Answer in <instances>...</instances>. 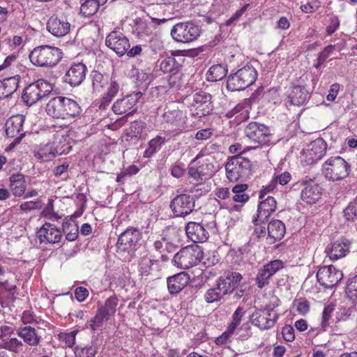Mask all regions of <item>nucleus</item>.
I'll return each mask as SVG.
<instances>
[{"label":"nucleus","mask_w":357,"mask_h":357,"mask_svg":"<svg viewBox=\"0 0 357 357\" xmlns=\"http://www.w3.org/2000/svg\"><path fill=\"white\" fill-rule=\"evenodd\" d=\"M298 185L303 186L301 193V198L306 204H315L321 198L322 188L314 181L312 179L301 180L300 182L294 183L292 188L297 189Z\"/></svg>","instance_id":"4468645a"},{"label":"nucleus","mask_w":357,"mask_h":357,"mask_svg":"<svg viewBox=\"0 0 357 357\" xmlns=\"http://www.w3.org/2000/svg\"><path fill=\"white\" fill-rule=\"evenodd\" d=\"M105 45L120 56H123L130 47V43L127 37L117 31H113L107 36Z\"/></svg>","instance_id":"6ab92c4d"},{"label":"nucleus","mask_w":357,"mask_h":357,"mask_svg":"<svg viewBox=\"0 0 357 357\" xmlns=\"http://www.w3.org/2000/svg\"><path fill=\"white\" fill-rule=\"evenodd\" d=\"M195 197L182 194L174 197L170 204L173 213L178 217H184L191 213L195 209Z\"/></svg>","instance_id":"dca6fc26"},{"label":"nucleus","mask_w":357,"mask_h":357,"mask_svg":"<svg viewBox=\"0 0 357 357\" xmlns=\"http://www.w3.org/2000/svg\"><path fill=\"white\" fill-rule=\"evenodd\" d=\"M17 336L23 340V343L30 347H37L40 344L42 337L38 331L30 326L19 327L17 330Z\"/></svg>","instance_id":"7c9ffc66"},{"label":"nucleus","mask_w":357,"mask_h":357,"mask_svg":"<svg viewBox=\"0 0 357 357\" xmlns=\"http://www.w3.org/2000/svg\"><path fill=\"white\" fill-rule=\"evenodd\" d=\"M343 278V273L333 266H322L317 273V278L321 286L332 288L336 286Z\"/></svg>","instance_id":"f3484780"},{"label":"nucleus","mask_w":357,"mask_h":357,"mask_svg":"<svg viewBox=\"0 0 357 357\" xmlns=\"http://www.w3.org/2000/svg\"><path fill=\"white\" fill-rule=\"evenodd\" d=\"M163 119L172 131H181L186 128V116L181 110L167 107Z\"/></svg>","instance_id":"aec40b11"},{"label":"nucleus","mask_w":357,"mask_h":357,"mask_svg":"<svg viewBox=\"0 0 357 357\" xmlns=\"http://www.w3.org/2000/svg\"><path fill=\"white\" fill-rule=\"evenodd\" d=\"M253 147L248 146L244 149H243V146L239 143H236L234 144H232L229 146V150L230 153H235L236 155H242L243 153L246 152L247 151H250L252 149Z\"/></svg>","instance_id":"052dcab7"},{"label":"nucleus","mask_w":357,"mask_h":357,"mask_svg":"<svg viewBox=\"0 0 357 357\" xmlns=\"http://www.w3.org/2000/svg\"><path fill=\"white\" fill-rule=\"evenodd\" d=\"M243 279L241 273L229 271L216 281L213 287L208 289L204 294V300L208 303L220 301L227 294H230L238 287Z\"/></svg>","instance_id":"f257e3e1"},{"label":"nucleus","mask_w":357,"mask_h":357,"mask_svg":"<svg viewBox=\"0 0 357 357\" xmlns=\"http://www.w3.org/2000/svg\"><path fill=\"white\" fill-rule=\"evenodd\" d=\"M227 73V68L226 65H214L208 69L206 73V79L208 82H218L225 77Z\"/></svg>","instance_id":"79ce46f5"},{"label":"nucleus","mask_w":357,"mask_h":357,"mask_svg":"<svg viewBox=\"0 0 357 357\" xmlns=\"http://www.w3.org/2000/svg\"><path fill=\"white\" fill-rule=\"evenodd\" d=\"M350 172V165L342 157L328 158L322 165V173L325 178L331 181L344 179Z\"/></svg>","instance_id":"6e6552de"},{"label":"nucleus","mask_w":357,"mask_h":357,"mask_svg":"<svg viewBox=\"0 0 357 357\" xmlns=\"http://www.w3.org/2000/svg\"><path fill=\"white\" fill-rule=\"evenodd\" d=\"M37 237L40 243H56L62 237L61 231L53 224L46 222L37 231Z\"/></svg>","instance_id":"4be33fe9"},{"label":"nucleus","mask_w":357,"mask_h":357,"mask_svg":"<svg viewBox=\"0 0 357 357\" xmlns=\"http://www.w3.org/2000/svg\"><path fill=\"white\" fill-rule=\"evenodd\" d=\"M351 242L346 238L335 241L328 252V255L332 260H337L344 256L349 252Z\"/></svg>","instance_id":"72a5a7b5"},{"label":"nucleus","mask_w":357,"mask_h":357,"mask_svg":"<svg viewBox=\"0 0 357 357\" xmlns=\"http://www.w3.org/2000/svg\"><path fill=\"white\" fill-rule=\"evenodd\" d=\"M24 117L22 114H17L10 117L6 124V135L8 137L15 138V141L19 142L24 135L23 131V124Z\"/></svg>","instance_id":"5701e85b"},{"label":"nucleus","mask_w":357,"mask_h":357,"mask_svg":"<svg viewBox=\"0 0 357 357\" xmlns=\"http://www.w3.org/2000/svg\"><path fill=\"white\" fill-rule=\"evenodd\" d=\"M307 79L306 77H301L291 86L287 96L291 105L300 106L309 100L310 93L305 83Z\"/></svg>","instance_id":"f8f14e48"},{"label":"nucleus","mask_w":357,"mask_h":357,"mask_svg":"<svg viewBox=\"0 0 357 357\" xmlns=\"http://www.w3.org/2000/svg\"><path fill=\"white\" fill-rule=\"evenodd\" d=\"M164 241H165V250L169 253L174 252L180 243L177 231L174 229L167 231L164 233Z\"/></svg>","instance_id":"37998d69"},{"label":"nucleus","mask_w":357,"mask_h":357,"mask_svg":"<svg viewBox=\"0 0 357 357\" xmlns=\"http://www.w3.org/2000/svg\"><path fill=\"white\" fill-rule=\"evenodd\" d=\"M282 334L287 342H292L295 338L294 330L290 325H285L282 328Z\"/></svg>","instance_id":"4d7b16f0"},{"label":"nucleus","mask_w":357,"mask_h":357,"mask_svg":"<svg viewBox=\"0 0 357 357\" xmlns=\"http://www.w3.org/2000/svg\"><path fill=\"white\" fill-rule=\"evenodd\" d=\"M63 97L56 96L52 98L46 105V112L53 118L62 119L63 117Z\"/></svg>","instance_id":"c9c22d12"},{"label":"nucleus","mask_w":357,"mask_h":357,"mask_svg":"<svg viewBox=\"0 0 357 357\" xmlns=\"http://www.w3.org/2000/svg\"><path fill=\"white\" fill-rule=\"evenodd\" d=\"M88 290L83 287H79L75 290V296L79 302L84 301L88 297Z\"/></svg>","instance_id":"0e129e2a"},{"label":"nucleus","mask_w":357,"mask_h":357,"mask_svg":"<svg viewBox=\"0 0 357 357\" xmlns=\"http://www.w3.org/2000/svg\"><path fill=\"white\" fill-rule=\"evenodd\" d=\"M326 151V143L322 138H317L308 145L307 149L304 151V155L310 163H313L320 160Z\"/></svg>","instance_id":"bb28decb"},{"label":"nucleus","mask_w":357,"mask_h":357,"mask_svg":"<svg viewBox=\"0 0 357 357\" xmlns=\"http://www.w3.org/2000/svg\"><path fill=\"white\" fill-rule=\"evenodd\" d=\"M291 175L288 172H284L278 174H275L271 183L265 187L264 190L266 192H271L276 188L277 184L284 185L287 184L291 181Z\"/></svg>","instance_id":"c03bdc74"},{"label":"nucleus","mask_w":357,"mask_h":357,"mask_svg":"<svg viewBox=\"0 0 357 357\" xmlns=\"http://www.w3.org/2000/svg\"><path fill=\"white\" fill-rule=\"evenodd\" d=\"M130 75L132 77H135L138 83H142L147 80L149 77L148 74L144 73L143 71H139V69L134 66L130 70Z\"/></svg>","instance_id":"6e6d98bb"},{"label":"nucleus","mask_w":357,"mask_h":357,"mask_svg":"<svg viewBox=\"0 0 357 357\" xmlns=\"http://www.w3.org/2000/svg\"><path fill=\"white\" fill-rule=\"evenodd\" d=\"M244 132L248 139L255 144L252 149L270 141V130L264 124L251 122L245 127Z\"/></svg>","instance_id":"9b49d317"},{"label":"nucleus","mask_w":357,"mask_h":357,"mask_svg":"<svg viewBox=\"0 0 357 357\" xmlns=\"http://www.w3.org/2000/svg\"><path fill=\"white\" fill-rule=\"evenodd\" d=\"M211 95L204 91L195 92L186 98L188 107L191 114L195 118H202L211 114L213 111Z\"/></svg>","instance_id":"423d86ee"},{"label":"nucleus","mask_w":357,"mask_h":357,"mask_svg":"<svg viewBox=\"0 0 357 357\" xmlns=\"http://www.w3.org/2000/svg\"><path fill=\"white\" fill-rule=\"evenodd\" d=\"M267 230L268 236L275 241H278L284 237L286 229L284 224L282 221L275 220L268 224Z\"/></svg>","instance_id":"58836bf2"},{"label":"nucleus","mask_w":357,"mask_h":357,"mask_svg":"<svg viewBox=\"0 0 357 357\" xmlns=\"http://www.w3.org/2000/svg\"><path fill=\"white\" fill-rule=\"evenodd\" d=\"M25 347L23 342L17 337H6L0 344V349L8 350L14 354L22 352Z\"/></svg>","instance_id":"4c0bfd02"},{"label":"nucleus","mask_w":357,"mask_h":357,"mask_svg":"<svg viewBox=\"0 0 357 357\" xmlns=\"http://www.w3.org/2000/svg\"><path fill=\"white\" fill-rule=\"evenodd\" d=\"M190 276L181 272L167 278V287L171 294H176L183 289L189 283Z\"/></svg>","instance_id":"2f4dec72"},{"label":"nucleus","mask_w":357,"mask_h":357,"mask_svg":"<svg viewBox=\"0 0 357 357\" xmlns=\"http://www.w3.org/2000/svg\"><path fill=\"white\" fill-rule=\"evenodd\" d=\"M284 268V262L280 259H275L265 264L259 271L255 278L257 286L262 289L269 284L270 279L280 270Z\"/></svg>","instance_id":"a211bd4d"},{"label":"nucleus","mask_w":357,"mask_h":357,"mask_svg":"<svg viewBox=\"0 0 357 357\" xmlns=\"http://www.w3.org/2000/svg\"><path fill=\"white\" fill-rule=\"evenodd\" d=\"M119 300L115 295L109 297L104 303H98L96 315L87 321L92 331H96L102 326L104 321H108L116 311Z\"/></svg>","instance_id":"0eeeda50"},{"label":"nucleus","mask_w":357,"mask_h":357,"mask_svg":"<svg viewBox=\"0 0 357 357\" xmlns=\"http://www.w3.org/2000/svg\"><path fill=\"white\" fill-rule=\"evenodd\" d=\"M70 149L67 144L55 146L52 144H47L39 150L36 156L43 161H49L56 155L67 154Z\"/></svg>","instance_id":"a878e982"},{"label":"nucleus","mask_w":357,"mask_h":357,"mask_svg":"<svg viewBox=\"0 0 357 357\" xmlns=\"http://www.w3.org/2000/svg\"><path fill=\"white\" fill-rule=\"evenodd\" d=\"M47 29L56 37H63L70 30V24L64 16L52 15L47 22Z\"/></svg>","instance_id":"412c9836"},{"label":"nucleus","mask_w":357,"mask_h":357,"mask_svg":"<svg viewBox=\"0 0 357 357\" xmlns=\"http://www.w3.org/2000/svg\"><path fill=\"white\" fill-rule=\"evenodd\" d=\"M335 49V45H330L324 48V50L319 53L318 60L320 63H324L326 59L333 52Z\"/></svg>","instance_id":"13d9d810"},{"label":"nucleus","mask_w":357,"mask_h":357,"mask_svg":"<svg viewBox=\"0 0 357 357\" xmlns=\"http://www.w3.org/2000/svg\"><path fill=\"white\" fill-rule=\"evenodd\" d=\"M142 95V92L138 91L118 99L112 105L113 112L119 115H132L137 111L135 105Z\"/></svg>","instance_id":"ddd939ff"},{"label":"nucleus","mask_w":357,"mask_h":357,"mask_svg":"<svg viewBox=\"0 0 357 357\" xmlns=\"http://www.w3.org/2000/svg\"><path fill=\"white\" fill-rule=\"evenodd\" d=\"M63 119L68 117H75L80 114L81 107L75 100L63 97Z\"/></svg>","instance_id":"a19ab883"},{"label":"nucleus","mask_w":357,"mask_h":357,"mask_svg":"<svg viewBox=\"0 0 357 357\" xmlns=\"http://www.w3.org/2000/svg\"><path fill=\"white\" fill-rule=\"evenodd\" d=\"M165 137H162L159 135L152 139L149 142V148L145 151V156L149 157L151 155L153 154L158 149H159L161 147V146L165 143Z\"/></svg>","instance_id":"09e8293b"},{"label":"nucleus","mask_w":357,"mask_h":357,"mask_svg":"<svg viewBox=\"0 0 357 357\" xmlns=\"http://www.w3.org/2000/svg\"><path fill=\"white\" fill-rule=\"evenodd\" d=\"M145 127V123L142 121H135L132 122L127 131V137H129L130 139L140 138Z\"/></svg>","instance_id":"49530a36"},{"label":"nucleus","mask_w":357,"mask_h":357,"mask_svg":"<svg viewBox=\"0 0 357 357\" xmlns=\"http://www.w3.org/2000/svg\"><path fill=\"white\" fill-rule=\"evenodd\" d=\"M140 237L141 234L138 230L128 229L119 236L118 247L123 251L135 249Z\"/></svg>","instance_id":"cd10ccee"},{"label":"nucleus","mask_w":357,"mask_h":357,"mask_svg":"<svg viewBox=\"0 0 357 357\" xmlns=\"http://www.w3.org/2000/svg\"><path fill=\"white\" fill-rule=\"evenodd\" d=\"M257 78V72L251 65H246L229 75L227 89L231 91L244 90L252 85Z\"/></svg>","instance_id":"39448f33"},{"label":"nucleus","mask_w":357,"mask_h":357,"mask_svg":"<svg viewBox=\"0 0 357 357\" xmlns=\"http://www.w3.org/2000/svg\"><path fill=\"white\" fill-rule=\"evenodd\" d=\"M77 331L75 330L70 333H61L59 334V340L66 343L68 347H72L75 343V336Z\"/></svg>","instance_id":"864d4df0"},{"label":"nucleus","mask_w":357,"mask_h":357,"mask_svg":"<svg viewBox=\"0 0 357 357\" xmlns=\"http://www.w3.org/2000/svg\"><path fill=\"white\" fill-rule=\"evenodd\" d=\"M212 130L210 128L202 129L199 130L195 135V138L197 140H206L209 139L212 135Z\"/></svg>","instance_id":"774afa93"},{"label":"nucleus","mask_w":357,"mask_h":357,"mask_svg":"<svg viewBox=\"0 0 357 357\" xmlns=\"http://www.w3.org/2000/svg\"><path fill=\"white\" fill-rule=\"evenodd\" d=\"M19 76H14L0 80V100L8 98L17 89Z\"/></svg>","instance_id":"f704fd0d"},{"label":"nucleus","mask_w":357,"mask_h":357,"mask_svg":"<svg viewBox=\"0 0 357 357\" xmlns=\"http://www.w3.org/2000/svg\"><path fill=\"white\" fill-rule=\"evenodd\" d=\"M185 231L188 237L194 243H204L209 234L205 227L199 223L190 222L185 226Z\"/></svg>","instance_id":"c756f323"},{"label":"nucleus","mask_w":357,"mask_h":357,"mask_svg":"<svg viewBox=\"0 0 357 357\" xmlns=\"http://www.w3.org/2000/svg\"><path fill=\"white\" fill-rule=\"evenodd\" d=\"M226 176L230 182L245 181L254 172L255 165L248 158L243 155L229 157L225 165Z\"/></svg>","instance_id":"f03ea898"},{"label":"nucleus","mask_w":357,"mask_h":357,"mask_svg":"<svg viewBox=\"0 0 357 357\" xmlns=\"http://www.w3.org/2000/svg\"><path fill=\"white\" fill-rule=\"evenodd\" d=\"M278 319V314L273 308L256 310L252 313L250 321L252 324L261 330L273 327Z\"/></svg>","instance_id":"2eb2a0df"},{"label":"nucleus","mask_w":357,"mask_h":357,"mask_svg":"<svg viewBox=\"0 0 357 357\" xmlns=\"http://www.w3.org/2000/svg\"><path fill=\"white\" fill-rule=\"evenodd\" d=\"M62 58V52L58 47L41 45L34 48L29 54L31 62L39 67L55 66Z\"/></svg>","instance_id":"20e7f679"},{"label":"nucleus","mask_w":357,"mask_h":357,"mask_svg":"<svg viewBox=\"0 0 357 357\" xmlns=\"http://www.w3.org/2000/svg\"><path fill=\"white\" fill-rule=\"evenodd\" d=\"M107 84V80L103 75L98 72H94L92 75V86L96 92H100L103 86Z\"/></svg>","instance_id":"8fccbe9b"},{"label":"nucleus","mask_w":357,"mask_h":357,"mask_svg":"<svg viewBox=\"0 0 357 357\" xmlns=\"http://www.w3.org/2000/svg\"><path fill=\"white\" fill-rule=\"evenodd\" d=\"M199 26L190 21L176 24L171 29V36L178 43H190L200 35Z\"/></svg>","instance_id":"9d476101"},{"label":"nucleus","mask_w":357,"mask_h":357,"mask_svg":"<svg viewBox=\"0 0 357 357\" xmlns=\"http://www.w3.org/2000/svg\"><path fill=\"white\" fill-rule=\"evenodd\" d=\"M248 188L247 184H237L231 189V192L234 195L231 199L235 202L245 204L249 200L250 196L245 193Z\"/></svg>","instance_id":"a18cd8bd"},{"label":"nucleus","mask_w":357,"mask_h":357,"mask_svg":"<svg viewBox=\"0 0 357 357\" xmlns=\"http://www.w3.org/2000/svg\"><path fill=\"white\" fill-rule=\"evenodd\" d=\"M347 219H353L357 216V202L351 203L344 211Z\"/></svg>","instance_id":"680f3d73"},{"label":"nucleus","mask_w":357,"mask_h":357,"mask_svg":"<svg viewBox=\"0 0 357 357\" xmlns=\"http://www.w3.org/2000/svg\"><path fill=\"white\" fill-rule=\"evenodd\" d=\"M276 209V201L274 197L268 196L265 200L260 202L258 206L257 216L252 219V222L257 225L259 223H265L270 215Z\"/></svg>","instance_id":"b1692460"},{"label":"nucleus","mask_w":357,"mask_h":357,"mask_svg":"<svg viewBox=\"0 0 357 357\" xmlns=\"http://www.w3.org/2000/svg\"><path fill=\"white\" fill-rule=\"evenodd\" d=\"M10 189L15 196L22 195L26 190V181L24 175L13 174L10 177Z\"/></svg>","instance_id":"ea45409f"},{"label":"nucleus","mask_w":357,"mask_h":357,"mask_svg":"<svg viewBox=\"0 0 357 357\" xmlns=\"http://www.w3.org/2000/svg\"><path fill=\"white\" fill-rule=\"evenodd\" d=\"M297 312L301 315H305L310 310V303L305 298L296 299L294 302Z\"/></svg>","instance_id":"3c124183"},{"label":"nucleus","mask_w":357,"mask_h":357,"mask_svg":"<svg viewBox=\"0 0 357 357\" xmlns=\"http://www.w3.org/2000/svg\"><path fill=\"white\" fill-rule=\"evenodd\" d=\"M334 311V307L332 305H326L322 313V322L321 327L324 330H326V327L329 325L328 321L331 317V314Z\"/></svg>","instance_id":"5fc2aeb1"},{"label":"nucleus","mask_w":357,"mask_h":357,"mask_svg":"<svg viewBox=\"0 0 357 357\" xmlns=\"http://www.w3.org/2000/svg\"><path fill=\"white\" fill-rule=\"evenodd\" d=\"M20 207L22 211H31L33 209L40 208L41 202L39 201H38V202H33V201L26 202L22 203Z\"/></svg>","instance_id":"338daca9"},{"label":"nucleus","mask_w":357,"mask_h":357,"mask_svg":"<svg viewBox=\"0 0 357 357\" xmlns=\"http://www.w3.org/2000/svg\"><path fill=\"white\" fill-rule=\"evenodd\" d=\"M213 168V163L206 160L203 161L198 167L190 165L188 167V174L196 181L202 182L212 176Z\"/></svg>","instance_id":"c85d7f7f"},{"label":"nucleus","mask_w":357,"mask_h":357,"mask_svg":"<svg viewBox=\"0 0 357 357\" xmlns=\"http://www.w3.org/2000/svg\"><path fill=\"white\" fill-rule=\"evenodd\" d=\"M86 66L82 63L73 64L66 72L64 79L71 86L81 84L86 77Z\"/></svg>","instance_id":"393cba45"},{"label":"nucleus","mask_w":357,"mask_h":357,"mask_svg":"<svg viewBox=\"0 0 357 357\" xmlns=\"http://www.w3.org/2000/svg\"><path fill=\"white\" fill-rule=\"evenodd\" d=\"M22 321L24 324H31L37 322L35 319L34 313L31 310H25L22 315Z\"/></svg>","instance_id":"e2e57ef3"},{"label":"nucleus","mask_w":357,"mask_h":357,"mask_svg":"<svg viewBox=\"0 0 357 357\" xmlns=\"http://www.w3.org/2000/svg\"><path fill=\"white\" fill-rule=\"evenodd\" d=\"M340 21L337 17H332L330 20V24L326 27V33L328 35L333 33L339 27Z\"/></svg>","instance_id":"69168bd1"},{"label":"nucleus","mask_w":357,"mask_h":357,"mask_svg":"<svg viewBox=\"0 0 357 357\" xmlns=\"http://www.w3.org/2000/svg\"><path fill=\"white\" fill-rule=\"evenodd\" d=\"M202 259L206 266L215 265L218 262V259L215 256H213L211 261L210 258L205 259L203 252L198 247H185L174 256L172 263L180 268L188 269L197 265Z\"/></svg>","instance_id":"7ed1b4c3"},{"label":"nucleus","mask_w":357,"mask_h":357,"mask_svg":"<svg viewBox=\"0 0 357 357\" xmlns=\"http://www.w3.org/2000/svg\"><path fill=\"white\" fill-rule=\"evenodd\" d=\"M52 89L50 83L44 79H38L24 89L22 98L26 105L31 106L47 96Z\"/></svg>","instance_id":"1a4fd4ad"},{"label":"nucleus","mask_w":357,"mask_h":357,"mask_svg":"<svg viewBox=\"0 0 357 357\" xmlns=\"http://www.w3.org/2000/svg\"><path fill=\"white\" fill-rule=\"evenodd\" d=\"M97 352V347L96 346L91 345L77 349L75 353L77 357H95Z\"/></svg>","instance_id":"603ef678"},{"label":"nucleus","mask_w":357,"mask_h":357,"mask_svg":"<svg viewBox=\"0 0 357 357\" xmlns=\"http://www.w3.org/2000/svg\"><path fill=\"white\" fill-rule=\"evenodd\" d=\"M160 69L164 73L171 74L169 79V84L171 86H174L176 84V82L175 80L172 79L181 69V66L176 61L175 58L168 56L162 59L160 63Z\"/></svg>","instance_id":"473e14b6"},{"label":"nucleus","mask_w":357,"mask_h":357,"mask_svg":"<svg viewBox=\"0 0 357 357\" xmlns=\"http://www.w3.org/2000/svg\"><path fill=\"white\" fill-rule=\"evenodd\" d=\"M80 13L84 17H91L95 15L101 6L107 0H81Z\"/></svg>","instance_id":"e433bc0d"},{"label":"nucleus","mask_w":357,"mask_h":357,"mask_svg":"<svg viewBox=\"0 0 357 357\" xmlns=\"http://www.w3.org/2000/svg\"><path fill=\"white\" fill-rule=\"evenodd\" d=\"M153 245L155 249L162 254L161 258L162 261H167L169 259L168 257L163 254V252L165 251V241H164V236L160 240L155 241Z\"/></svg>","instance_id":"bf43d9fd"},{"label":"nucleus","mask_w":357,"mask_h":357,"mask_svg":"<svg viewBox=\"0 0 357 357\" xmlns=\"http://www.w3.org/2000/svg\"><path fill=\"white\" fill-rule=\"evenodd\" d=\"M245 315V310L242 307H238L237 309L234 311L231 323L227 326L228 333H234L235 331L240 326L243 317Z\"/></svg>","instance_id":"de8ad7c7"}]
</instances>
